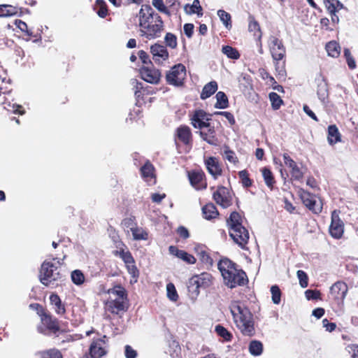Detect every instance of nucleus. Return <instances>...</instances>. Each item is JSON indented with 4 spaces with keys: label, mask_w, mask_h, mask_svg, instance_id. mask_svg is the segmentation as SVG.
Wrapping results in <instances>:
<instances>
[{
    "label": "nucleus",
    "mask_w": 358,
    "mask_h": 358,
    "mask_svg": "<svg viewBox=\"0 0 358 358\" xmlns=\"http://www.w3.org/2000/svg\"><path fill=\"white\" fill-rule=\"evenodd\" d=\"M210 120L207 113L201 109L195 110L190 117L191 124L194 128L200 130L204 129L206 126H208Z\"/></svg>",
    "instance_id": "obj_19"
},
{
    "label": "nucleus",
    "mask_w": 358,
    "mask_h": 358,
    "mask_svg": "<svg viewBox=\"0 0 358 358\" xmlns=\"http://www.w3.org/2000/svg\"><path fill=\"white\" fill-rule=\"evenodd\" d=\"M138 17L139 34L141 37L150 41L162 36L164 30V21L150 5H142Z\"/></svg>",
    "instance_id": "obj_1"
},
{
    "label": "nucleus",
    "mask_w": 358,
    "mask_h": 358,
    "mask_svg": "<svg viewBox=\"0 0 358 358\" xmlns=\"http://www.w3.org/2000/svg\"><path fill=\"white\" fill-rule=\"evenodd\" d=\"M199 257L200 260L205 264L212 265L213 264V259L210 256V255L205 250H201L199 252Z\"/></svg>",
    "instance_id": "obj_63"
},
{
    "label": "nucleus",
    "mask_w": 358,
    "mask_h": 358,
    "mask_svg": "<svg viewBox=\"0 0 358 358\" xmlns=\"http://www.w3.org/2000/svg\"><path fill=\"white\" fill-rule=\"evenodd\" d=\"M140 171L142 178L145 180L155 177V167L150 161H147Z\"/></svg>",
    "instance_id": "obj_35"
},
{
    "label": "nucleus",
    "mask_w": 358,
    "mask_h": 358,
    "mask_svg": "<svg viewBox=\"0 0 358 358\" xmlns=\"http://www.w3.org/2000/svg\"><path fill=\"white\" fill-rule=\"evenodd\" d=\"M174 142L177 148L184 145L191 148L193 144V135L189 126L181 124L177 127L173 134Z\"/></svg>",
    "instance_id": "obj_14"
},
{
    "label": "nucleus",
    "mask_w": 358,
    "mask_h": 358,
    "mask_svg": "<svg viewBox=\"0 0 358 358\" xmlns=\"http://www.w3.org/2000/svg\"><path fill=\"white\" fill-rule=\"evenodd\" d=\"M185 9L186 12L189 14L196 13L199 16H201L203 15V9L200 5V2L199 0H194L192 6H189V4H187L185 6Z\"/></svg>",
    "instance_id": "obj_42"
},
{
    "label": "nucleus",
    "mask_w": 358,
    "mask_h": 358,
    "mask_svg": "<svg viewBox=\"0 0 358 358\" xmlns=\"http://www.w3.org/2000/svg\"><path fill=\"white\" fill-rule=\"evenodd\" d=\"M217 267L224 285L230 289L244 286L249 282L246 273L228 258L220 259Z\"/></svg>",
    "instance_id": "obj_2"
},
{
    "label": "nucleus",
    "mask_w": 358,
    "mask_h": 358,
    "mask_svg": "<svg viewBox=\"0 0 358 358\" xmlns=\"http://www.w3.org/2000/svg\"><path fill=\"white\" fill-rule=\"evenodd\" d=\"M108 338H94L89 348V354H85L80 358H102L108 353Z\"/></svg>",
    "instance_id": "obj_12"
},
{
    "label": "nucleus",
    "mask_w": 358,
    "mask_h": 358,
    "mask_svg": "<svg viewBox=\"0 0 358 358\" xmlns=\"http://www.w3.org/2000/svg\"><path fill=\"white\" fill-rule=\"evenodd\" d=\"M62 274L56 264L50 261H44L40 268L39 280L45 286L48 287L54 285L55 282L61 281Z\"/></svg>",
    "instance_id": "obj_7"
},
{
    "label": "nucleus",
    "mask_w": 358,
    "mask_h": 358,
    "mask_svg": "<svg viewBox=\"0 0 358 358\" xmlns=\"http://www.w3.org/2000/svg\"><path fill=\"white\" fill-rule=\"evenodd\" d=\"M269 99L271 103V106L273 110H278L281 105L283 103V101L276 92L269 93Z\"/></svg>",
    "instance_id": "obj_47"
},
{
    "label": "nucleus",
    "mask_w": 358,
    "mask_h": 358,
    "mask_svg": "<svg viewBox=\"0 0 358 358\" xmlns=\"http://www.w3.org/2000/svg\"><path fill=\"white\" fill-rule=\"evenodd\" d=\"M124 355L126 358H136L137 352L131 345H127L124 347Z\"/></svg>",
    "instance_id": "obj_64"
},
{
    "label": "nucleus",
    "mask_w": 358,
    "mask_h": 358,
    "mask_svg": "<svg viewBox=\"0 0 358 358\" xmlns=\"http://www.w3.org/2000/svg\"><path fill=\"white\" fill-rule=\"evenodd\" d=\"M164 40L166 45L170 47L171 48L173 49L177 47V38L173 34L167 33L165 36Z\"/></svg>",
    "instance_id": "obj_57"
},
{
    "label": "nucleus",
    "mask_w": 358,
    "mask_h": 358,
    "mask_svg": "<svg viewBox=\"0 0 358 358\" xmlns=\"http://www.w3.org/2000/svg\"><path fill=\"white\" fill-rule=\"evenodd\" d=\"M141 77L145 82L158 84L161 79V72L155 67L143 66L140 69Z\"/></svg>",
    "instance_id": "obj_21"
},
{
    "label": "nucleus",
    "mask_w": 358,
    "mask_h": 358,
    "mask_svg": "<svg viewBox=\"0 0 358 358\" xmlns=\"http://www.w3.org/2000/svg\"><path fill=\"white\" fill-rule=\"evenodd\" d=\"M324 4L331 15H335L343 7V3L338 0H324Z\"/></svg>",
    "instance_id": "obj_34"
},
{
    "label": "nucleus",
    "mask_w": 358,
    "mask_h": 358,
    "mask_svg": "<svg viewBox=\"0 0 358 358\" xmlns=\"http://www.w3.org/2000/svg\"><path fill=\"white\" fill-rule=\"evenodd\" d=\"M213 275L207 272L201 273L199 275H194L189 278L188 282V290L189 292L198 295L200 289H206L213 285Z\"/></svg>",
    "instance_id": "obj_9"
},
{
    "label": "nucleus",
    "mask_w": 358,
    "mask_h": 358,
    "mask_svg": "<svg viewBox=\"0 0 358 358\" xmlns=\"http://www.w3.org/2000/svg\"><path fill=\"white\" fill-rule=\"evenodd\" d=\"M327 141L334 145L342 141L341 134L336 124H331L327 128Z\"/></svg>",
    "instance_id": "obj_28"
},
{
    "label": "nucleus",
    "mask_w": 358,
    "mask_h": 358,
    "mask_svg": "<svg viewBox=\"0 0 358 358\" xmlns=\"http://www.w3.org/2000/svg\"><path fill=\"white\" fill-rule=\"evenodd\" d=\"M230 308L234 323L241 333L245 336H253L255 334V320L250 309L239 302L232 303Z\"/></svg>",
    "instance_id": "obj_3"
},
{
    "label": "nucleus",
    "mask_w": 358,
    "mask_h": 358,
    "mask_svg": "<svg viewBox=\"0 0 358 358\" xmlns=\"http://www.w3.org/2000/svg\"><path fill=\"white\" fill-rule=\"evenodd\" d=\"M169 251L170 254L182 259L187 264H194L196 262V258L192 255L187 252L185 250L178 249L176 246H174V245L169 246Z\"/></svg>",
    "instance_id": "obj_27"
},
{
    "label": "nucleus",
    "mask_w": 358,
    "mask_h": 358,
    "mask_svg": "<svg viewBox=\"0 0 358 358\" xmlns=\"http://www.w3.org/2000/svg\"><path fill=\"white\" fill-rule=\"evenodd\" d=\"M215 115H222L226 117V119L229 121V124L233 126L236 124V120L234 115L228 111H216L214 113Z\"/></svg>",
    "instance_id": "obj_62"
},
{
    "label": "nucleus",
    "mask_w": 358,
    "mask_h": 358,
    "mask_svg": "<svg viewBox=\"0 0 358 358\" xmlns=\"http://www.w3.org/2000/svg\"><path fill=\"white\" fill-rule=\"evenodd\" d=\"M268 45L275 66L280 62H285L286 48L281 39L275 36H270L268 40Z\"/></svg>",
    "instance_id": "obj_10"
},
{
    "label": "nucleus",
    "mask_w": 358,
    "mask_h": 358,
    "mask_svg": "<svg viewBox=\"0 0 358 358\" xmlns=\"http://www.w3.org/2000/svg\"><path fill=\"white\" fill-rule=\"evenodd\" d=\"M318 80H320L321 82L318 83V87L317 90V95L320 99H324L327 95V85L322 74H320Z\"/></svg>",
    "instance_id": "obj_45"
},
{
    "label": "nucleus",
    "mask_w": 358,
    "mask_h": 358,
    "mask_svg": "<svg viewBox=\"0 0 358 358\" xmlns=\"http://www.w3.org/2000/svg\"><path fill=\"white\" fill-rule=\"evenodd\" d=\"M261 172L262 173V176L264 178V180L266 185V186L272 190L274 187V185L275 184V180L273 176V173L271 171V169L268 167H263L261 169Z\"/></svg>",
    "instance_id": "obj_33"
},
{
    "label": "nucleus",
    "mask_w": 358,
    "mask_h": 358,
    "mask_svg": "<svg viewBox=\"0 0 358 358\" xmlns=\"http://www.w3.org/2000/svg\"><path fill=\"white\" fill-rule=\"evenodd\" d=\"M107 293L115 296L114 299L110 296L104 303V308L107 312L118 315L127 310V292L124 287L121 285H114L107 290Z\"/></svg>",
    "instance_id": "obj_6"
},
{
    "label": "nucleus",
    "mask_w": 358,
    "mask_h": 358,
    "mask_svg": "<svg viewBox=\"0 0 358 358\" xmlns=\"http://www.w3.org/2000/svg\"><path fill=\"white\" fill-rule=\"evenodd\" d=\"M217 101L215 104V107L219 109H225L229 107V100L226 94L223 92H218L216 94Z\"/></svg>",
    "instance_id": "obj_38"
},
{
    "label": "nucleus",
    "mask_w": 358,
    "mask_h": 358,
    "mask_svg": "<svg viewBox=\"0 0 358 358\" xmlns=\"http://www.w3.org/2000/svg\"><path fill=\"white\" fill-rule=\"evenodd\" d=\"M213 199L215 203L224 208L232 205V195L228 188L224 186H218L217 190L213 194Z\"/></svg>",
    "instance_id": "obj_16"
},
{
    "label": "nucleus",
    "mask_w": 358,
    "mask_h": 358,
    "mask_svg": "<svg viewBox=\"0 0 358 358\" xmlns=\"http://www.w3.org/2000/svg\"><path fill=\"white\" fill-rule=\"evenodd\" d=\"M113 6L120 7L122 6H129L131 3L140 5L143 0H108Z\"/></svg>",
    "instance_id": "obj_53"
},
{
    "label": "nucleus",
    "mask_w": 358,
    "mask_h": 358,
    "mask_svg": "<svg viewBox=\"0 0 358 358\" xmlns=\"http://www.w3.org/2000/svg\"><path fill=\"white\" fill-rule=\"evenodd\" d=\"M325 49L328 55L334 58L338 57L341 53V47L335 41H331L326 44Z\"/></svg>",
    "instance_id": "obj_37"
},
{
    "label": "nucleus",
    "mask_w": 358,
    "mask_h": 358,
    "mask_svg": "<svg viewBox=\"0 0 358 358\" xmlns=\"http://www.w3.org/2000/svg\"><path fill=\"white\" fill-rule=\"evenodd\" d=\"M122 224L126 228L130 229V230L131 231V229H134L135 227H137L136 217L134 215H131L128 217L124 218L122 222Z\"/></svg>",
    "instance_id": "obj_58"
},
{
    "label": "nucleus",
    "mask_w": 358,
    "mask_h": 358,
    "mask_svg": "<svg viewBox=\"0 0 358 358\" xmlns=\"http://www.w3.org/2000/svg\"><path fill=\"white\" fill-rule=\"evenodd\" d=\"M341 210H334L331 214V223L329 227L330 236L335 239H340L343 237L345 229L344 222L340 217Z\"/></svg>",
    "instance_id": "obj_15"
},
{
    "label": "nucleus",
    "mask_w": 358,
    "mask_h": 358,
    "mask_svg": "<svg viewBox=\"0 0 358 358\" xmlns=\"http://www.w3.org/2000/svg\"><path fill=\"white\" fill-rule=\"evenodd\" d=\"M150 52L152 55V59L157 64H161L168 59L169 57L166 48L162 45L155 43L150 47Z\"/></svg>",
    "instance_id": "obj_25"
},
{
    "label": "nucleus",
    "mask_w": 358,
    "mask_h": 358,
    "mask_svg": "<svg viewBox=\"0 0 358 358\" xmlns=\"http://www.w3.org/2000/svg\"><path fill=\"white\" fill-rule=\"evenodd\" d=\"M50 304L53 306L55 312L59 315H64L66 313V307L62 303L59 296L56 293H52L50 296Z\"/></svg>",
    "instance_id": "obj_29"
},
{
    "label": "nucleus",
    "mask_w": 358,
    "mask_h": 358,
    "mask_svg": "<svg viewBox=\"0 0 358 358\" xmlns=\"http://www.w3.org/2000/svg\"><path fill=\"white\" fill-rule=\"evenodd\" d=\"M94 10L101 18H105L108 14V6L104 0H96Z\"/></svg>",
    "instance_id": "obj_36"
},
{
    "label": "nucleus",
    "mask_w": 358,
    "mask_h": 358,
    "mask_svg": "<svg viewBox=\"0 0 358 358\" xmlns=\"http://www.w3.org/2000/svg\"><path fill=\"white\" fill-rule=\"evenodd\" d=\"M241 215L236 211H233L227 219V225L230 237L241 249L248 250L247 245L250 235L248 230L243 226Z\"/></svg>",
    "instance_id": "obj_4"
},
{
    "label": "nucleus",
    "mask_w": 358,
    "mask_h": 358,
    "mask_svg": "<svg viewBox=\"0 0 358 358\" xmlns=\"http://www.w3.org/2000/svg\"><path fill=\"white\" fill-rule=\"evenodd\" d=\"M188 178L190 184L195 189H205L207 187L206 178L204 172L200 171H192L188 172Z\"/></svg>",
    "instance_id": "obj_20"
},
{
    "label": "nucleus",
    "mask_w": 358,
    "mask_h": 358,
    "mask_svg": "<svg viewBox=\"0 0 358 358\" xmlns=\"http://www.w3.org/2000/svg\"><path fill=\"white\" fill-rule=\"evenodd\" d=\"M248 30L250 32H252L253 34V36L257 38V41L259 42V52L262 54V32L261 31L259 22L256 20L255 17L251 15H249L248 17Z\"/></svg>",
    "instance_id": "obj_26"
},
{
    "label": "nucleus",
    "mask_w": 358,
    "mask_h": 358,
    "mask_svg": "<svg viewBox=\"0 0 358 358\" xmlns=\"http://www.w3.org/2000/svg\"><path fill=\"white\" fill-rule=\"evenodd\" d=\"M131 233L133 238L136 241H145L148 239V233L146 230L142 227H136L134 229H131Z\"/></svg>",
    "instance_id": "obj_44"
},
{
    "label": "nucleus",
    "mask_w": 358,
    "mask_h": 358,
    "mask_svg": "<svg viewBox=\"0 0 358 358\" xmlns=\"http://www.w3.org/2000/svg\"><path fill=\"white\" fill-rule=\"evenodd\" d=\"M30 306L36 310L40 317V323L37 326V331L45 336H58L61 331L59 320L39 303H33Z\"/></svg>",
    "instance_id": "obj_5"
},
{
    "label": "nucleus",
    "mask_w": 358,
    "mask_h": 358,
    "mask_svg": "<svg viewBox=\"0 0 358 358\" xmlns=\"http://www.w3.org/2000/svg\"><path fill=\"white\" fill-rule=\"evenodd\" d=\"M242 186L244 188H249L252 186L253 180L250 178V173L247 170L240 171L238 173Z\"/></svg>",
    "instance_id": "obj_39"
},
{
    "label": "nucleus",
    "mask_w": 358,
    "mask_h": 358,
    "mask_svg": "<svg viewBox=\"0 0 358 358\" xmlns=\"http://www.w3.org/2000/svg\"><path fill=\"white\" fill-rule=\"evenodd\" d=\"M282 157L285 164L290 169L292 178L295 180H301L303 178V173L296 162L287 153H284Z\"/></svg>",
    "instance_id": "obj_24"
},
{
    "label": "nucleus",
    "mask_w": 358,
    "mask_h": 358,
    "mask_svg": "<svg viewBox=\"0 0 358 358\" xmlns=\"http://www.w3.org/2000/svg\"><path fill=\"white\" fill-rule=\"evenodd\" d=\"M15 24L18 29H20L22 32L24 33V35L27 37V41L31 39V37L34 36L32 30L29 29L27 24L24 21L21 20H15Z\"/></svg>",
    "instance_id": "obj_40"
},
{
    "label": "nucleus",
    "mask_w": 358,
    "mask_h": 358,
    "mask_svg": "<svg viewBox=\"0 0 358 358\" xmlns=\"http://www.w3.org/2000/svg\"><path fill=\"white\" fill-rule=\"evenodd\" d=\"M272 301L275 304H279L281 300V291L278 285H273L271 287Z\"/></svg>",
    "instance_id": "obj_54"
},
{
    "label": "nucleus",
    "mask_w": 358,
    "mask_h": 358,
    "mask_svg": "<svg viewBox=\"0 0 358 358\" xmlns=\"http://www.w3.org/2000/svg\"><path fill=\"white\" fill-rule=\"evenodd\" d=\"M204 165L208 173L216 180L223 173L222 166L218 158L215 157H208L204 158Z\"/></svg>",
    "instance_id": "obj_17"
},
{
    "label": "nucleus",
    "mask_w": 358,
    "mask_h": 358,
    "mask_svg": "<svg viewBox=\"0 0 358 358\" xmlns=\"http://www.w3.org/2000/svg\"><path fill=\"white\" fill-rule=\"evenodd\" d=\"M222 52L223 54L227 55V57L229 59H238L241 57V55L238 50L230 45L222 46Z\"/></svg>",
    "instance_id": "obj_43"
},
{
    "label": "nucleus",
    "mask_w": 358,
    "mask_h": 358,
    "mask_svg": "<svg viewBox=\"0 0 358 358\" xmlns=\"http://www.w3.org/2000/svg\"><path fill=\"white\" fill-rule=\"evenodd\" d=\"M299 196L303 204L312 213L320 214L322 211L323 203L322 199L317 197L315 194L303 189H300Z\"/></svg>",
    "instance_id": "obj_13"
},
{
    "label": "nucleus",
    "mask_w": 358,
    "mask_h": 358,
    "mask_svg": "<svg viewBox=\"0 0 358 358\" xmlns=\"http://www.w3.org/2000/svg\"><path fill=\"white\" fill-rule=\"evenodd\" d=\"M152 5L161 13H165L167 15H171V13L167 7L164 5L163 0H152Z\"/></svg>",
    "instance_id": "obj_56"
},
{
    "label": "nucleus",
    "mask_w": 358,
    "mask_h": 358,
    "mask_svg": "<svg viewBox=\"0 0 358 358\" xmlns=\"http://www.w3.org/2000/svg\"><path fill=\"white\" fill-rule=\"evenodd\" d=\"M217 15L227 28L231 27V17L229 13L224 10H219L217 11Z\"/></svg>",
    "instance_id": "obj_52"
},
{
    "label": "nucleus",
    "mask_w": 358,
    "mask_h": 358,
    "mask_svg": "<svg viewBox=\"0 0 358 358\" xmlns=\"http://www.w3.org/2000/svg\"><path fill=\"white\" fill-rule=\"evenodd\" d=\"M348 291V287L345 282L337 281L330 287V294L338 304L343 303Z\"/></svg>",
    "instance_id": "obj_18"
},
{
    "label": "nucleus",
    "mask_w": 358,
    "mask_h": 358,
    "mask_svg": "<svg viewBox=\"0 0 358 358\" xmlns=\"http://www.w3.org/2000/svg\"><path fill=\"white\" fill-rule=\"evenodd\" d=\"M19 8L10 4L0 5V17H9L16 15L18 13Z\"/></svg>",
    "instance_id": "obj_32"
},
{
    "label": "nucleus",
    "mask_w": 358,
    "mask_h": 358,
    "mask_svg": "<svg viewBox=\"0 0 358 358\" xmlns=\"http://www.w3.org/2000/svg\"><path fill=\"white\" fill-rule=\"evenodd\" d=\"M166 292L168 298L172 301H177L179 296L176 291L175 285L172 282H169L166 285Z\"/></svg>",
    "instance_id": "obj_51"
},
{
    "label": "nucleus",
    "mask_w": 358,
    "mask_h": 358,
    "mask_svg": "<svg viewBox=\"0 0 358 358\" xmlns=\"http://www.w3.org/2000/svg\"><path fill=\"white\" fill-rule=\"evenodd\" d=\"M296 275L299 279L300 286L303 288L307 287L308 285V276L307 273L302 270H299L296 272Z\"/></svg>",
    "instance_id": "obj_55"
},
{
    "label": "nucleus",
    "mask_w": 358,
    "mask_h": 358,
    "mask_svg": "<svg viewBox=\"0 0 358 358\" xmlns=\"http://www.w3.org/2000/svg\"><path fill=\"white\" fill-rule=\"evenodd\" d=\"M305 296L308 300L321 299V292L317 289H307L305 292Z\"/></svg>",
    "instance_id": "obj_60"
},
{
    "label": "nucleus",
    "mask_w": 358,
    "mask_h": 358,
    "mask_svg": "<svg viewBox=\"0 0 358 358\" xmlns=\"http://www.w3.org/2000/svg\"><path fill=\"white\" fill-rule=\"evenodd\" d=\"M38 358H62V353L56 349L41 352L38 354Z\"/></svg>",
    "instance_id": "obj_48"
},
{
    "label": "nucleus",
    "mask_w": 358,
    "mask_h": 358,
    "mask_svg": "<svg viewBox=\"0 0 358 358\" xmlns=\"http://www.w3.org/2000/svg\"><path fill=\"white\" fill-rule=\"evenodd\" d=\"M249 352L254 356H259L263 352V345L259 341H252L249 344Z\"/></svg>",
    "instance_id": "obj_41"
},
{
    "label": "nucleus",
    "mask_w": 358,
    "mask_h": 358,
    "mask_svg": "<svg viewBox=\"0 0 358 358\" xmlns=\"http://www.w3.org/2000/svg\"><path fill=\"white\" fill-rule=\"evenodd\" d=\"M202 213L203 217L208 220L216 218L219 215L216 206L211 202L202 207Z\"/></svg>",
    "instance_id": "obj_30"
},
{
    "label": "nucleus",
    "mask_w": 358,
    "mask_h": 358,
    "mask_svg": "<svg viewBox=\"0 0 358 358\" xmlns=\"http://www.w3.org/2000/svg\"><path fill=\"white\" fill-rule=\"evenodd\" d=\"M199 134L201 139L210 145L217 146L219 145V139L217 136L216 130L214 126L210 123L206 126L204 129L200 130Z\"/></svg>",
    "instance_id": "obj_22"
},
{
    "label": "nucleus",
    "mask_w": 358,
    "mask_h": 358,
    "mask_svg": "<svg viewBox=\"0 0 358 358\" xmlns=\"http://www.w3.org/2000/svg\"><path fill=\"white\" fill-rule=\"evenodd\" d=\"M132 85L134 89V94L138 102H145V96L150 95L154 93L152 87L147 85H145L136 79L132 81Z\"/></svg>",
    "instance_id": "obj_23"
},
{
    "label": "nucleus",
    "mask_w": 358,
    "mask_h": 358,
    "mask_svg": "<svg viewBox=\"0 0 358 358\" xmlns=\"http://www.w3.org/2000/svg\"><path fill=\"white\" fill-rule=\"evenodd\" d=\"M224 157L226 159H227L230 163L234 164H236L238 163V159L236 155V153L234 150H231L229 146L225 145L224 147Z\"/></svg>",
    "instance_id": "obj_50"
},
{
    "label": "nucleus",
    "mask_w": 358,
    "mask_h": 358,
    "mask_svg": "<svg viewBox=\"0 0 358 358\" xmlns=\"http://www.w3.org/2000/svg\"><path fill=\"white\" fill-rule=\"evenodd\" d=\"M215 332L225 341H231L233 338L232 334L229 332L225 327L220 324H218L215 327Z\"/></svg>",
    "instance_id": "obj_46"
},
{
    "label": "nucleus",
    "mask_w": 358,
    "mask_h": 358,
    "mask_svg": "<svg viewBox=\"0 0 358 358\" xmlns=\"http://www.w3.org/2000/svg\"><path fill=\"white\" fill-rule=\"evenodd\" d=\"M72 282L76 285H80L85 282V275L80 270H75L71 273Z\"/></svg>",
    "instance_id": "obj_49"
},
{
    "label": "nucleus",
    "mask_w": 358,
    "mask_h": 358,
    "mask_svg": "<svg viewBox=\"0 0 358 358\" xmlns=\"http://www.w3.org/2000/svg\"><path fill=\"white\" fill-rule=\"evenodd\" d=\"M186 68L182 64H178L171 68L166 73V82L170 85L182 87L186 78Z\"/></svg>",
    "instance_id": "obj_11"
},
{
    "label": "nucleus",
    "mask_w": 358,
    "mask_h": 358,
    "mask_svg": "<svg viewBox=\"0 0 358 358\" xmlns=\"http://www.w3.org/2000/svg\"><path fill=\"white\" fill-rule=\"evenodd\" d=\"M117 248L118 250H114L113 252V255L122 259L128 273L134 278V282H136L139 277V271L136 266L134 258L131 252L127 250L126 245L122 241L117 243Z\"/></svg>",
    "instance_id": "obj_8"
},
{
    "label": "nucleus",
    "mask_w": 358,
    "mask_h": 358,
    "mask_svg": "<svg viewBox=\"0 0 358 358\" xmlns=\"http://www.w3.org/2000/svg\"><path fill=\"white\" fill-rule=\"evenodd\" d=\"M169 348L171 349H173V352L169 350V353L173 358H176L178 357V354L180 353L181 348L178 344V342L173 341L172 343L169 345Z\"/></svg>",
    "instance_id": "obj_61"
},
{
    "label": "nucleus",
    "mask_w": 358,
    "mask_h": 358,
    "mask_svg": "<svg viewBox=\"0 0 358 358\" xmlns=\"http://www.w3.org/2000/svg\"><path fill=\"white\" fill-rule=\"evenodd\" d=\"M218 85L216 81L213 80L206 84L202 89L200 97L202 100H205L215 93L217 90Z\"/></svg>",
    "instance_id": "obj_31"
},
{
    "label": "nucleus",
    "mask_w": 358,
    "mask_h": 358,
    "mask_svg": "<svg viewBox=\"0 0 358 358\" xmlns=\"http://www.w3.org/2000/svg\"><path fill=\"white\" fill-rule=\"evenodd\" d=\"M343 53H344V57H345V59H346V62H347V64H348V66L349 69H355L356 66H357L356 62H355V59L352 56L350 50L345 48L344 50V52Z\"/></svg>",
    "instance_id": "obj_59"
}]
</instances>
